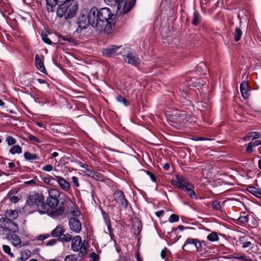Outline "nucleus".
I'll return each mask as SVG.
<instances>
[{
  "label": "nucleus",
  "mask_w": 261,
  "mask_h": 261,
  "mask_svg": "<svg viewBox=\"0 0 261 261\" xmlns=\"http://www.w3.org/2000/svg\"><path fill=\"white\" fill-rule=\"evenodd\" d=\"M101 215H102V218L103 220L104 223L107 225L108 230L109 232H110V228H111V225H110V220L109 216L107 214H106L103 210H101Z\"/></svg>",
  "instance_id": "obj_27"
},
{
  "label": "nucleus",
  "mask_w": 261,
  "mask_h": 261,
  "mask_svg": "<svg viewBox=\"0 0 261 261\" xmlns=\"http://www.w3.org/2000/svg\"><path fill=\"white\" fill-rule=\"evenodd\" d=\"M35 62L36 68L42 73H45L46 70L39 55H36Z\"/></svg>",
  "instance_id": "obj_20"
},
{
  "label": "nucleus",
  "mask_w": 261,
  "mask_h": 261,
  "mask_svg": "<svg viewBox=\"0 0 261 261\" xmlns=\"http://www.w3.org/2000/svg\"><path fill=\"white\" fill-rule=\"evenodd\" d=\"M117 102L122 103L124 106H127L129 105V102L124 97L121 95H118L116 97Z\"/></svg>",
  "instance_id": "obj_35"
},
{
  "label": "nucleus",
  "mask_w": 261,
  "mask_h": 261,
  "mask_svg": "<svg viewBox=\"0 0 261 261\" xmlns=\"http://www.w3.org/2000/svg\"><path fill=\"white\" fill-rule=\"evenodd\" d=\"M72 182L75 185V187H79L80 186V184L79 182V179L76 176H72L71 177Z\"/></svg>",
  "instance_id": "obj_46"
},
{
  "label": "nucleus",
  "mask_w": 261,
  "mask_h": 261,
  "mask_svg": "<svg viewBox=\"0 0 261 261\" xmlns=\"http://www.w3.org/2000/svg\"><path fill=\"white\" fill-rule=\"evenodd\" d=\"M165 114L167 118L173 122H180L184 119L186 115L185 112L178 110L167 111Z\"/></svg>",
  "instance_id": "obj_8"
},
{
  "label": "nucleus",
  "mask_w": 261,
  "mask_h": 261,
  "mask_svg": "<svg viewBox=\"0 0 261 261\" xmlns=\"http://www.w3.org/2000/svg\"><path fill=\"white\" fill-rule=\"evenodd\" d=\"M164 213V211L163 210H160L155 212V215L158 217H160L163 215Z\"/></svg>",
  "instance_id": "obj_58"
},
{
  "label": "nucleus",
  "mask_w": 261,
  "mask_h": 261,
  "mask_svg": "<svg viewBox=\"0 0 261 261\" xmlns=\"http://www.w3.org/2000/svg\"><path fill=\"white\" fill-rule=\"evenodd\" d=\"M207 239L210 241L215 242L219 240V237L216 232H213L207 236Z\"/></svg>",
  "instance_id": "obj_32"
},
{
  "label": "nucleus",
  "mask_w": 261,
  "mask_h": 261,
  "mask_svg": "<svg viewBox=\"0 0 261 261\" xmlns=\"http://www.w3.org/2000/svg\"><path fill=\"white\" fill-rule=\"evenodd\" d=\"M24 158L26 160L31 162L40 159L39 156L36 154L31 153L28 151L24 153Z\"/></svg>",
  "instance_id": "obj_26"
},
{
  "label": "nucleus",
  "mask_w": 261,
  "mask_h": 261,
  "mask_svg": "<svg viewBox=\"0 0 261 261\" xmlns=\"http://www.w3.org/2000/svg\"><path fill=\"white\" fill-rule=\"evenodd\" d=\"M43 171L49 172L53 170V166L51 165H47L42 167Z\"/></svg>",
  "instance_id": "obj_48"
},
{
  "label": "nucleus",
  "mask_w": 261,
  "mask_h": 261,
  "mask_svg": "<svg viewBox=\"0 0 261 261\" xmlns=\"http://www.w3.org/2000/svg\"><path fill=\"white\" fill-rule=\"evenodd\" d=\"M64 231L63 226L61 225H59L51 231V236L54 237H59L61 236Z\"/></svg>",
  "instance_id": "obj_24"
},
{
  "label": "nucleus",
  "mask_w": 261,
  "mask_h": 261,
  "mask_svg": "<svg viewBox=\"0 0 261 261\" xmlns=\"http://www.w3.org/2000/svg\"><path fill=\"white\" fill-rule=\"evenodd\" d=\"M77 258L75 254H70L67 255L65 258L64 261H77Z\"/></svg>",
  "instance_id": "obj_37"
},
{
  "label": "nucleus",
  "mask_w": 261,
  "mask_h": 261,
  "mask_svg": "<svg viewBox=\"0 0 261 261\" xmlns=\"http://www.w3.org/2000/svg\"><path fill=\"white\" fill-rule=\"evenodd\" d=\"M69 225L70 229L75 233L80 232L82 230V224L80 221L75 217L69 219Z\"/></svg>",
  "instance_id": "obj_14"
},
{
  "label": "nucleus",
  "mask_w": 261,
  "mask_h": 261,
  "mask_svg": "<svg viewBox=\"0 0 261 261\" xmlns=\"http://www.w3.org/2000/svg\"><path fill=\"white\" fill-rule=\"evenodd\" d=\"M188 181L182 176L176 175L175 178L172 180V184L177 187L184 189L185 185L188 183Z\"/></svg>",
  "instance_id": "obj_18"
},
{
  "label": "nucleus",
  "mask_w": 261,
  "mask_h": 261,
  "mask_svg": "<svg viewBox=\"0 0 261 261\" xmlns=\"http://www.w3.org/2000/svg\"><path fill=\"white\" fill-rule=\"evenodd\" d=\"M212 207L216 210H219L221 208L220 202L218 201H214L212 203Z\"/></svg>",
  "instance_id": "obj_44"
},
{
  "label": "nucleus",
  "mask_w": 261,
  "mask_h": 261,
  "mask_svg": "<svg viewBox=\"0 0 261 261\" xmlns=\"http://www.w3.org/2000/svg\"><path fill=\"white\" fill-rule=\"evenodd\" d=\"M161 256L162 258H165L166 256V251L165 249H163L161 253Z\"/></svg>",
  "instance_id": "obj_63"
},
{
  "label": "nucleus",
  "mask_w": 261,
  "mask_h": 261,
  "mask_svg": "<svg viewBox=\"0 0 261 261\" xmlns=\"http://www.w3.org/2000/svg\"><path fill=\"white\" fill-rule=\"evenodd\" d=\"M191 246V248L198 250V249L201 247V244L197 239L193 238H188L184 245L182 247V249L184 250H187L189 249V246Z\"/></svg>",
  "instance_id": "obj_12"
},
{
  "label": "nucleus",
  "mask_w": 261,
  "mask_h": 261,
  "mask_svg": "<svg viewBox=\"0 0 261 261\" xmlns=\"http://www.w3.org/2000/svg\"><path fill=\"white\" fill-rule=\"evenodd\" d=\"M250 137L251 140H253L259 138L260 137V134L258 132H252L249 133Z\"/></svg>",
  "instance_id": "obj_38"
},
{
  "label": "nucleus",
  "mask_w": 261,
  "mask_h": 261,
  "mask_svg": "<svg viewBox=\"0 0 261 261\" xmlns=\"http://www.w3.org/2000/svg\"><path fill=\"white\" fill-rule=\"evenodd\" d=\"M43 181L47 185L54 186V183L56 181V178L50 176L45 177L43 178Z\"/></svg>",
  "instance_id": "obj_34"
},
{
  "label": "nucleus",
  "mask_w": 261,
  "mask_h": 261,
  "mask_svg": "<svg viewBox=\"0 0 261 261\" xmlns=\"http://www.w3.org/2000/svg\"><path fill=\"white\" fill-rule=\"evenodd\" d=\"M121 46L112 45L109 47L103 48L102 54L107 56L111 57L112 56L119 55L122 51L120 50Z\"/></svg>",
  "instance_id": "obj_11"
},
{
  "label": "nucleus",
  "mask_w": 261,
  "mask_h": 261,
  "mask_svg": "<svg viewBox=\"0 0 261 261\" xmlns=\"http://www.w3.org/2000/svg\"><path fill=\"white\" fill-rule=\"evenodd\" d=\"M24 183L27 185H34L36 183V180L34 179H31L29 181H26Z\"/></svg>",
  "instance_id": "obj_57"
},
{
  "label": "nucleus",
  "mask_w": 261,
  "mask_h": 261,
  "mask_svg": "<svg viewBox=\"0 0 261 261\" xmlns=\"http://www.w3.org/2000/svg\"><path fill=\"white\" fill-rule=\"evenodd\" d=\"M72 239V236L69 234H65L63 236V237L61 238V240L64 242H69Z\"/></svg>",
  "instance_id": "obj_45"
},
{
  "label": "nucleus",
  "mask_w": 261,
  "mask_h": 261,
  "mask_svg": "<svg viewBox=\"0 0 261 261\" xmlns=\"http://www.w3.org/2000/svg\"><path fill=\"white\" fill-rule=\"evenodd\" d=\"M18 200H19L18 198L16 196H13L11 198V201L15 203L18 202Z\"/></svg>",
  "instance_id": "obj_64"
},
{
  "label": "nucleus",
  "mask_w": 261,
  "mask_h": 261,
  "mask_svg": "<svg viewBox=\"0 0 261 261\" xmlns=\"http://www.w3.org/2000/svg\"><path fill=\"white\" fill-rule=\"evenodd\" d=\"M247 190L254 196L261 199V189L250 186L247 187Z\"/></svg>",
  "instance_id": "obj_22"
},
{
  "label": "nucleus",
  "mask_w": 261,
  "mask_h": 261,
  "mask_svg": "<svg viewBox=\"0 0 261 261\" xmlns=\"http://www.w3.org/2000/svg\"><path fill=\"white\" fill-rule=\"evenodd\" d=\"M120 55L125 62L133 66H138L141 63L140 59L137 54L128 48H122Z\"/></svg>",
  "instance_id": "obj_5"
},
{
  "label": "nucleus",
  "mask_w": 261,
  "mask_h": 261,
  "mask_svg": "<svg viewBox=\"0 0 261 261\" xmlns=\"http://www.w3.org/2000/svg\"><path fill=\"white\" fill-rule=\"evenodd\" d=\"M41 37H42V40L45 43H47L48 44H51L52 43V42L50 41V40L48 38V36H47V34H46L45 33L44 34L42 33V35H41Z\"/></svg>",
  "instance_id": "obj_43"
},
{
  "label": "nucleus",
  "mask_w": 261,
  "mask_h": 261,
  "mask_svg": "<svg viewBox=\"0 0 261 261\" xmlns=\"http://www.w3.org/2000/svg\"><path fill=\"white\" fill-rule=\"evenodd\" d=\"M90 22V25L93 28H96L98 25V9L96 7H92L88 14L85 10L83 11Z\"/></svg>",
  "instance_id": "obj_9"
},
{
  "label": "nucleus",
  "mask_w": 261,
  "mask_h": 261,
  "mask_svg": "<svg viewBox=\"0 0 261 261\" xmlns=\"http://www.w3.org/2000/svg\"><path fill=\"white\" fill-rule=\"evenodd\" d=\"M242 34L241 30L238 27H236L234 32L233 34L235 41L238 42L241 39Z\"/></svg>",
  "instance_id": "obj_29"
},
{
  "label": "nucleus",
  "mask_w": 261,
  "mask_h": 261,
  "mask_svg": "<svg viewBox=\"0 0 261 261\" xmlns=\"http://www.w3.org/2000/svg\"><path fill=\"white\" fill-rule=\"evenodd\" d=\"M27 204L36 207L40 214L46 212V207L44 196L42 194L35 193L30 195L27 201Z\"/></svg>",
  "instance_id": "obj_2"
},
{
  "label": "nucleus",
  "mask_w": 261,
  "mask_h": 261,
  "mask_svg": "<svg viewBox=\"0 0 261 261\" xmlns=\"http://www.w3.org/2000/svg\"><path fill=\"white\" fill-rule=\"evenodd\" d=\"M18 217V213L15 210H10L6 212V217L0 219V225L5 229L15 231L18 230V226L11 220L15 219Z\"/></svg>",
  "instance_id": "obj_3"
},
{
  "label": "nucleus",
  "mask_w": 261,
  "mask_h": 261,
  "mask_svg": "<svg viewBox=\"0 0 261 261\" xmlns=\"http://www.w3.org/2000/svg\"><path fill=\"white\" fill-rule=\"evenodd\" d=\"M56 181L58 182L59 187L64 191L67 192L70 189V184L62 176H55Z\"/></svg>",
  "instance_id": "obj_17"
},
{
  "label": "nucleus",
  "mask_w": 261,
  "mask_h": 261,
  "mask_svg": "<svg viewBox=\"0 0 261 261\" xmlns=\"http://www.w3.org/2000/svg\"><path fill=\"white\" fill-rule=\"evenodd\" d=\"M252 241L250 240H248L247 239L245 242L243 243L242 244V247L244 248H246L248 247H250L251 249V251L253 252H255L256 250L254 249V244L252 243L253 242H254V241L252 239H250Z\"/></svg>",
  "instance_id": "obj_28"
},
{
  "label": "nucleus",
  "mask_w": 261,
  "mask_h": 261,
  "mask_svg": "<svg viewBox=\"0 0 261 261\" xmlns=\"http://www.w3.org/2000/svg\"><path fill=\"white\" fill-rule=\"evenodd\" d=\"M195 141H204V140H212V139L203 137H195L193 139Z\"/></svg>",
  "instance_id": "obj_54"
},
{
  "label": "nucleus",
  "mask_w": 261,
  "mask_h": 261,
  "mask_svg": "<svg viewBox=\"0 0 261 261\" xmlns=\"http://www.w3.org/2000/svg\"><path fill=\"white\" fill-rule=\"evenodd\" d=\"M146 173L148 175H149L151 180L153 182H155L156 178H155L154 175L153 173H152L151 172H150L149 171H147L146 172Z\"/></svg>",
  "instance_id": "obj_53"
},
{
  "label": "nucleus",
  "mask_w": 261,
  "mask_h": 261,
  "mask_svg": "<svg viewBox=\"0 0 261 261\" xmlns=\"http://www.w3.org/2000/svg\"><path fill=\"white\" fill-rule=\"evenodd\" d=\"M238 220L240 224H246L248 221V218L247 216H242L240 217Z\"/></svg>",
  "instance_id": "obj_42"
},
{
  "label": "nucleus",
  "mask_w": 261,
  "mask_h": 261,
  "mask_svg": "<svg viewBox=\"0 0 261 261\" xmlns=\"http://www.w3.org/2000/svg\"><path fill=\"white\" fill-rule=\"evenodd\" d=\"M90 257L91 258L90 261H96L98 259V255H97L95 252H92L90 254Z\"/></svg>",
  "instance_id": "obj_49"
},
{
  "label": "nucleus",
  "mask_w": 261,
  "mask_h": 261,
  "mask_svg": "<svg viewBox=\"0 0 261 261\" xmlns=\"http://www.w3.org/2000/svg\"><path fill=\"white\" fill-rule=\"evenodd\" d=\"M59 2L62 3V4H64V3L69 4L70 3H72L73 1H75L74 0H59Z\"/></svg>",
  "instance_id": "obj_62"
},
{
  "label": "nucleus",
  "mask_w": 261,
  "mask_h": 261,
  "mask_svg": "<svg viewBox=\"0 0 261 261\" xmlns=\"http://www.w3.org/2000/svg\"><path fill=\"white\" fill-rule=\"evenodd\" d=\"M3 249L4 251L6 253L8 254L10 256H12V257L13 256V253L11 252V248L9 246L6 245H3Z\"/></svg>",
  "instance_id": "obj_39"
},
{
  "label": "nucleus",
  "mask_w": 261,
  "mask_h": 261,
  "mask_svg": "<svg viewBox=\"0 0 261 261\" xmlns=\"http://www.w3.org/2000/svg\"><path fill=\"white\" fill-rule=\"evenodd\" d=\"M77 9L78 4L76 1L69 4H61L57 8L56 15L60 18L70 19L75 15Z\"/></svg>",
  "instance_id": "obj_1"
},
{
  "label": "nucleus",
  "mask_w": 261,
  "mask_h": 261,
  "mask_svg": "<svg viewBox=\"0 0 261 261\" xmlns=\"http://www.w3.org/2000/svg\"><path fill=\"white\" fill-rule=\"evenodd\" d=\"M194 186L188 182L184 189H182L184 191L186 192L187 195H188L191 198L194 199H197V195L194 191Z\"/></svg>",
  "instance_id": "obj_19"
},
{
  "label": "nucleus",
  "mask_w": 261,
  "mask_h": 261,
  "mask_svg": "<svg viewBox=\"0 0 261 261\" xmlns=\"http://www.w3.org/2000/svg\"><path fill=\"white\" fill-rule=\"evenodd\" d=\"M28 138L32 141H34V142H35L37 143H40V140L33 135H29L28 136Z\"/></svg>",
  "instance_id": "obj_47"
},
{
  "label": "nucleus",
  "mask_w": 261,
  "mask_h": 261,
  "mask_svg": "<svg viewBox=\"0 0 261 261\" xmlns=\"http://www.w3.org/2000/svg\"><path fill=\"white\" fill-rule=\"evenodd\" d=\"M116 16L108 8H103L99 10V20L101 23L109 20H114Z\"/></svg>",
  "instance_id": "obj_10"
},
{
  "label": "nucleus",
  "mask_w": 261,
  "mask_h": 261,
  "mask_svg": "<svg viewBox=\"0 0 261 261\" xmlns=\"http://www.w3.org/2000/svg\"><path fill=\"white\" fill-rule=\"evenodd\" d=\"M198 84H200L201 85H203L206 84L205 81H203L200 79H198L196 82L194 83L195 87H198Z\"/></svg>",
  "instance_id": "obj_51"
},
{
  "label": "nucleus",
  "mask_w": 261,
  "mask_h": 261,
  "mask_svg": "<svg viewBox=\"0 0 261 261\" xmlns=\"http://www.w3.org/2000/svg\"><path fill=\"white\" fill-rule=\"evenodd\" d=\"M200 20V18L199 13L197 11H195L193 14L192 24L197 25L199 23Z\"/></svg>",
  "instance_id": "obj_31"
},
{
  "label": "nucleus",
  "mask_w": 261,
  "mask_h": 261,
  "mask_svg": "<svg viewBox=\"0 0 261 261\" xmlns=\"http://www.w3.org/2000/svg\"><path fill=\"white\" fill-rule=\"evenodd\" d=\"M57 242V240L56 239H52L50 240L47 243V245L48 246H51L55 244Z\"/></svg>",
  "instance_id": "obj_59"
},
{
  "label": "nucleus",
  "mask_w": 261,
  "mask_h": 261,
  "mask_svg": "<svg viewBox=\"0 0 261 261\" xmlns=\"http://www.w3.org/2000/svg\"><path fill=\"white\" fill-rule=\"evenodd\" d=\"M49 234H41L37 237V240L42 241V240H44L48 238L49 237Z\"/></svg>",
  "instance_id": "obj_50"
},
{
  "label": "nucleus",
  "mask_w": 261,
  "mask_h": 261,
  "mask_svg": "<svg viewBox=\"0 0 261 261\" xmlns=\"http://www.w3.org/2000/svg\"><path fill=\"white\" fill-rule=\"evenodd\" d=\"M71 249L73 251L79 252L81 256H84L87 250L85 243L80 236H76L72 239Z\"/></svg>",
  "instance_id": "obj_6"
},
{
  "label": "nucleus",
  "mask_w": 261,
  "mask_h": 261,
  "mask_svg": "<svg viewBox=\"0 0 261 261\" xmlns=\"http://www.w3.org/2000/svg\"><path fill=\"white\" fill-rule=\"evenodd\" d=\"M114 197L117 203L120 204L123 207L126 208L127 206V201L125 198L122 192L116 191L114 193Z\"/></svg>",
  "instance_id": "obj_16"
},
{
  "label": "nucleus",
  "mask_w": 261,
  "mask_h": 261,
  "mask_svg": "<svg viewBox=\"0 0 261 261\" xmlns=\"http://www.w3.org/2000/svg\"><path fill=\"white\" fill-rule=\"evenodd\" d=\"M136 257L137 261H143V260L142 259V258L140 256V254L139 252L137 251L136 252ZM126 261H132V260L130 259H127V260H126Z\"/></svg>",
  "instance_id": "obj_55"
},
{
  "label": "nucleus",
  "mask_w": 261,
  "mask_h": 261,
  "mask_svg": "<svg viewBox=\"0 0 261 261\" xmlns=\"http://www.w3.org/2000/svg\"><path fill=\"white\" fill-rule=\"evenodd\" d=\"M58 0H46V9L48 12H53L54 8L58 4Z\"/></svg>",
  "instance_id": "obj_25"
},
{
  "label": "nucleus",
  "mask_w": 261,
  "mask_h": 261,
  "mask_svg": "<svg viewBox=\"0 0 261 261\" xmlns=\"http://www.w3.org/2000/svg\"><path fill=\"white\" fill-rule=\"evenodd\" d=\"M241 261H252L251 259L247 255H243L242 256L241 259L240 260Z\"/></svg>",
  "instance_id": "obj_56"
},
{
  "label": "nucleus",
  "mask_w": 261,
  "mask_h": 261,
  "mask_svg": "<svg viewBox=\"0 0 261 261\" xmlns=\"http://www.w3.org/2000/svg\"><path fill=\"white\" fill-rule=\"evenodd\" d=\"M179 221V217L176 214H171L169 218V221L171 223L176 222Z\"/></svg>",
  "instance_id": "obj_41"
},
{
  "label": "nucleus",
  "mask_w": 261,
  "mask_h": 261,
  "mask_svg": "<svg viewBox=\"0 0 261 261\" xmlns=\"http://www.w3.org/2000/svg\"><path fill=\"white\" fill-rule=\"evenodd\" d=\"M108 5L117 6V14L120 15L128 12L135 6L136 0H132L127 4L126 0H104Z\"/></svg>",
  "instance_id": "obj_4"
},
{
  "label": "nucleus",
  "mask_w": 261,
  "mask_h": 261,
  "mask_svg": "<svg viewBox=\"0 0 261 261\" xmlns=\"http://www.w3.org/2000/svg\"><path fill=\"white\" fill-rule=\"evenodd\" d=\"M246 146V152L248 153H251L253 151L252 148L253 146L252 142H249L245 145Z\"/></svg>",
  "instance_id": "obj_40"
},
{
  "label": "nucleus",
  "mask_w": 261,
  "mask_h": 261,
  "mask_svg": "<svg viewBox=\"0 0 261 261\" xmlns=\"http://www.w3.org/2000/svg\"><path fill=\"white\" fill-rule=\"evenodd\" d=\"M247 89L248 84L245 82H242L240 85V90L243 97L245 99H247L249 97Z\"/></svg>",
  "instance_id": "obj_23"
},
{
  "label": "nucleus",
  "mask_w": 261,
  "mask_h": 261,
  "mask_svg": "<svg viewBox=\"0 0 261 261\" xmlns=\"http://www.w3.org/2000/svg\"><path fill=\"white\" fill-rule=\"evenodd\" d=\"M71 214L73 216L77 217V216H80V212L78 210H77L76 209L74 208V209H73V210L71 211Z\"/></svg>",
  "instance_id": "obj_52"
},
{
  "label": "nucleus",
  "mask_w": 261,
  "mask_h": 261,
  "mask_svg": "<svg viewBox=\"0 0 261 261\" xmlns=\"http://www.w3.org/2000/svg\"><path fill=\"white\" fill-rule=\"evenodd\" d=\"M104 33L107 35L111 34L114 30L115 22L114 20L105 21L102 24H99Z\"/></svg>",
  "instance_id": "obj_15"
},
{
  "label": "nucleus",
  "mask_w": 261,
  "mask_h": 261,
  "mask_svg": "<svg viewBox=\"0 0 261 261\" xmlns=\"http://www.w3.org/2000/svg\"><path fill=\"white\" fill-rule=\"evenodd\" d=\"M49 196L46 199L47 205L50 207H55L59 204V191L55 189L48 191Z\"/></svg>",
  "instance_id": "obj_7"
},
{
  "label": "nucleus",
  "mask_w": 261,
  "mask_h": 261,
  "mask_svg": "<svg viewBox=\"0 0 261 261\" xmlns=\"http://www.w3.org/2000/svg\"><path fill=\"white\" fill-rule=\"evenodd\" d=\"M9 152L12 154L20 153L22 152V148L18 145H15L10 148Z\"/></svg>",
  "instance_id": "obj_30"
},
{
  "label": "nucleus",
  "mask_w": 261,
  "mask_h": 261,
  "mask_svg": "<svg viewBox=\"0 0 261 261\" xmlns=\"http://www.w3.org/2000/svg\"><path fill=\"white\" fill-rule=\"evenodd\" d=\"M64 209L63 207L59 206L53 211L52 214L54 216H59L62 215L64 213Z\"/></svg>",
  "instance_id": "obj_33"
},
{
  "label": "nucleus",
  "mask_w": 261,
  "mask_h": 261,
  "mask_svg": "<svg viewBox=\"0 0 261 261\" xmlns=\"http://www.w3.org/2000/svg\"><path fill=\"white\" fill-rule=\"evenodd\" d=\"M6 141L9 146L13 145L16 143V139L12 136H8L6 139Z\"/></svg>",
  "instance_id": "obj_36"
},
{
  "label": "nucleus",
  "mask_w": 261,
  "mask_h": 261,
  "mask_svg": "<svg viewBox=\"0 0 261 261\" xmlns=\"http://www.w3.org/2000/svg\"><path fill=\"white\" fill-rule=\"evenodd\" d=\"M9 240H11L13 245L19 248L21 247V241L20 237L16 234H12L10 236L8 237Z\"/></svg>",
  "instance_id": "obj_21"
},
{
  "label": "nucleus",
  "mask_w": 261,
  "mask_h": 261,
  "mask_svg": "<svg viewBox=\"0 0 261 261\" xmlns=\"http://www.w3.org/2000/svg\"><path fill=\"white\" fill-rule=\"evenodd\" d=\"M89 173L88 174H89V176H92V177H93V178H96V177H98V175H97L95 173V172H93V171H91V170H89Z\"/></svg>",
  "instance_id": "obj_60"
},
{
  "label": "nucleus",
  "mask_w": 261,
  "mask_h": 261,
  "mask_svg": "<svg viewBox=\"0 0 261 261\" xmlns=\"http://www.w3.org/2000/svg\"><path fill=\"white\" fill-rule=\"evenodd\" d=\"M252 144L254 147L261 145V141L256 140L254 142H252Z\"/></svg>",
  "instance_id": "obj_61"
},
{
  "label": "nucleus",
  "mask_w": 261,
  "mask_h": 261,
  "mask_svg": "<svg viewBox=\"0 0 261 261\" xmlns=\"http://www.w3.org/2000/svg\"><path fill=\"white\" fill-rule=\"evenodd\" d=\"M90 24V22L88 20L86 14L82 11L78 19L77 32H81L83 29H86Z\"/></svg>",
  "instance_id": "obj_13"
}]
</instances>
